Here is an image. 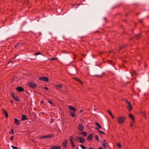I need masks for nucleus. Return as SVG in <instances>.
<instances>
[{
  "label": "nucleus",
  "instance_id": "nucleus-1",
  "mask_svg": "<svg viewBox=\"0 0 149 149\" xmlns=\"http://www.w3.org/2000/svg\"><path fill=\"white\" fill-rule=\"evenodd\" d=\"M125 118L124 116H119L117 118V121L118 123L123 124L125 122Z\"/></svg>",
  "mask_w": 149,
  "mask_h": 149
},
{
  "label": "nucleus",
  "instance_id": "nucleus-2",
  "mask_svg": "<svg viewBox=\"0 0 149 149\" xmlns=\"http://www.w3.org/2000/svg\"><path fill=\"white\" fill-rule=\"evenodd\" d=\"M69 141H70L72 147V148L74 147L75 146L74 143V139L73 136H71L69 137Z\"/></svg>",
  "mask_w": 149,
  "mask_h": 149
},
{
  "label": "nucleus",
  "instance_id": "nucleus-3",
  "mask_svg": "<svg viewBox=\"0 0 149 149\" xmlns=\"http://www.w3.org/2000/svg\"><path fill=\"white\" fill-rule=\"evenodd\" d=\"M28 86L30 87L35 88L37 87V84L33 82H28L27 83Z\"/></svg>",
  "mask_w": 149,
  "mask_h": 149
},
{
  "label": "nucleus",
  "instance_id": "nucleus-4",
  "mask_svg": "<svg viewBox=\"0 0 149 149\" xmlns=\"http://www.w3.org/2000/svg\"><path fill=\"white\" fill-rule=\"evenodd\" d=\"M77 139L79 140V142L81 143H83L85 141V139L83 137L78 136L77 138Z\"/></svg>",
  "mask_w": 149,
  "mask_h": 149
},
{
  "label": "nucleus",
  "instance_id": "nucleus-5",
  "mask_svg": "<svg viewBox=\"0 0 149 149\" xmlns=\"http://www.w3.org/2000/svg\"><path fill=\"white\" fill-rule=\"evenodd\" d=\"M39 79L41 81H44L46 82L49 81V79L48 77H42L39 78Z\"/></svg>",
  "mask_w": 149,
  "mask_h": 149
},
{
  "label": "nucleus",
  "instance_id": "nucleus-6",
  "mask_svg": "<svg viewBox=\"0 0 149 149\" xmlns=\"http://www.w3.org/2000/svg\"><path fill=\"white\" fill-rule=\"evenodd\" d=\"M63 149H67V140H65L64 142H63Z\"/></svg>",
  "mask_w": 149,
  "mask_h": 149
},
{
  "label": "nucleus",
  "instance_id": "nucleus-7",
  "mask_svg": "<svg viewBox=\"0 0 149 149\" xmlns=\"http://www.w3.org/2000/svg\"><path fill=\"white\" fill-rule=\"evenodd\" d=\"M126 102L128 105L127 108L128 109L129 111H131L132 109V107L131 104L127 100H126Z\"/></svg>",
  "mask_w": 149,
  "mask_h": 149
},
{
  "label": "nucleus",
  "instance_id": "nucleus-8",
  "mask_svg": "<svg viewBox=\"0 0 149 149\" xmlns=\"http://www.w3.org/2000/svg\"><path fill=\"white\" fill-rule=\"evenodd\" d=\"M53 136V135L52 134H48L45 136H42L40 137V139H43L44 138H49L52 137Z\"/></svg>",
  "mask_w": 149,
  "mask_h": 149
},
{
  "label": "nucleus",
  "instance_id": "nucleus-9",
  "mask_svg": "<svg viewBox=\"0 0 149 149\" xmlns=\"http://www.w3.org/2000/svg\"><path fill=\"white\" fill-rule=\"evenodd\" d=\"M16 89L19 92L24 91V88L20 86L18 87L17 88H16Z\"/></svg>",
  "mask_w": 149,
  "mask_h": 149
},
{
  "label": "nucleus",
  "instance_id": "nucleus-10",
  "mask_svg": "<svg viewBox=\"0 0 149 149\" xmlns=\"http://www.w3.org/2000/svg\"><path fill=\"white\" fill-rule=\"evenodd\" d=\"M62 147V146L61 145L59 146H52L51 147V149H60V148Z\"/></svg>",
  "mask_w": 149,
  "mask_h": 149
},
{
  "label": "nucleus",
  "instance_id": "nucleus-11",
  "mask_svg": "<svg viewBox=\"0 0 149 149\" xmlns=\"http://www.w3.org/2000/svg\"><path fill=\"white\" fill-rule=\"evenodd\" d=\"M54 86L56 87V89L58 90L61 89L63 87L62 86L61 84H57L55 85Z\"/></svg>",
  "mask_w": 149,
  "mask_h": 149
},
{
  "label": "nucleus",
  "instance_id": "nucleus-12",
  "mask_svg": "<svg viewBox=\"0 0 149 149\" xmlns=\"http://www.w3.org/2000/svg\"><path fill=\"white\" fill-rule=\"evenodd\" d=\"M87 140L91 141L93 139V134H90L87 138Z\"/></svg>",
  "mask_w": 149,
  "mask_h": 149
},
{
  "label": "nucleus",
  "instance_id": "nucleus-13",
  "mask_svg": "<svg viewBox=\"0 0 149 149\" xmlns=\"http://www.w3.org/2000/svg\"><path fill=\"white\" fill-rule=\"evenodd\" d=\"M78 130H83L84 127L83 125L81 124H79L78 125Z\"/></svg>",
  "mask_w": 149,
  "mask_h": 149
},
{
  "label": "nucleus",
  "instance_id": "nucleus-14",
  "mask_svg": "<svg viewBox=\"0 0 149 149\" xmlns=\"http://www.w3.org/2000/svg\"><path fill=\"white\" fill-rule=\"evenodd\" d=\"M68 108L70 110L72 111H75L76 110V109L72 106H69L68 107Z\"/></svg>",
  "mask_w": 149,
  "mask_h": 149
},
{
  "label": "nucleus",
  "instance_id": "nucleus-15",
  "mask_svg": "<svg viewBox=\"0 0 149 149\" xmlns=\"http://www.w3.org/2000/svg\"><path fill=\"white\" fill-rule=\"evenodd\" d=\"M15 120V123L16 125H20V123L19 122V120L16 118H15L14 119Z\"/></svg>",
  "mask_w": 149,
  "mask_h": 149
},
{
  "label": "nucleus",
  "instance_id": "nucleus-16",
  "mask_svg": "<svg viewBox=\"0 0 149 149\" xmlns=\"http://www.w3.org/2000/svg\"><path fill=\"white\" fill-rule=\"evenodd\" d=\"M129 117L133 121H134L135 119L134 116L131 113H130L129 115Z\"/></svg>",
  "mask_w": 149,
  "mask_h": 149
},
{
  "label": "nucleus",
  "instance_id": "nucleus-17",
  "mask_svg": "<svg viewBox=\"0 0 149 149\" xmlns=\"http://www.w3.org/2000/svg\"><path fill=\"white\" fill-rule=\"evenodd\" d=\"M102 146L104 148H106L107 146V143L106 140L104 139L103 140V142L102 143Z\"/></svg>",
  "mask_w": 149,
  "mask_h": 149
},
{
  "label": "nucleus",
  "instance_id": "nucleus-18",
  "mask_svg": "<svg viewBox=\"0 0 149 149\" xmlns=\"http://www.w3.org/2000/svg\"><path fill=\"white\" fill-rule=\"evenodd\" d=\"M3 111L4 114L6 116V118H8V113L4 109H3Z\"/></svg>",
  "mask_w": 149,
  "mask_h": 149
},
{
  "label": "nucleus",
  "instance_id": "nucleus-19",
  "mask_svg": "<svg viewBox=\"0 0 149 149\" xmlns=\"http://www.w3.org/2000/svg\"><path fill=\"white\" fill-rule=\"evenodd\" d=\"M81 134L83 136L85 137L87 135V133L84 131H82L81 132Z\"/></svg>",
  "mask_w": 149,
  "mask_h": 149
},
{
  "label": "nucleus",
  "instance_id": "nucleus-20",
  "mask_svg": "<svg viewBox=\"0 0 149 149\" xmlns=\"http://www.w3.org/2000/svg\"><path fill=\"white\" fill-rule=\"evenodd\" d=\"M27 119L25 115H23L22 116V118L21 119L22 120H24Z\"/></svg>",
  "mask_w": 149,
  "mask_h": 149
},
{
  "label": "nucleus",
  "instance_id": "nucleus-21",
  "mask_svg": "<svg viewBox=\"0 0 149 149\" xmlns=\"http://www.w3.org/2000/svg\"><path fill=\"white\" fill-rule=\"evenodd\" d=\"M95 124L97 126L99 127L100 129H101L102 128L101 126L97 122H96Z\"/></svg>",
  "mask_w": 149,
  "mask_h": 149
},
{
  "label": "nucleus",
  "instance_id": "nucleus-22",
  "mask_svg": "<svg viewBox=\"0 0 149 149\" xmlns=\"http://www.w3.org/2000/svg\"><path fill=\"white\" fill-rule=\"evenodd\" d=\"M95 139L96 141H97L98 142H99V141H100L99 139L98 138V135H96L95 136Z\"/></svg>",
  "mask_w": 149,
  "mask_h": 149
},
{
  "label": "nucleus",
  "instance_id": "nucleus-23",
  "mask_svg": "<svg viewBox=\"0 0 149 149\" xmlns=\"http://www.w3.org/2000/svg\"><path fill=\"white\" fill-rule=\"evenodd\" d=\"M70 114L71 116L72 117H75V113L73 112H70Z\"/></svg>",
  "mask_w": 149,
  "mask_h": 149
},
{
  "label": "nucleus",
  "instance_id": "nucleus-24",
  "mask_svg": "<svg viewBox=\"0 0 149 149\" xmlns=\"http://www.w3.org/2000/svg\"><path fill=\"white\" fill-rule=\"evenodd\" d=\"M74 79L77 81H79L81 84H83L82 82L79 79L75 78Z\"/></svg>",
  "mask_w": 149,
  "mask_h": 149
},
{
  "label": "nucleus",
  "instance_id": "nucleus-25",
  "mask_svg": "<svg viewBox=\"0 0 149 149\" xmlns=\"http://www.w3.org/2000/svg\"><path fill=\"white\" fill-rule=\"evenodd\" d=\"M98 132L100 134H105V133L103 131H100V130L98 131Z\"/></svg>",
  "mask_w": 149,
  "mask_h": 149
},
{
  "label": "nucleus",
  "instance_id": "nucleus-26",
  "mask_svg": "<svg viewBox=\"0 0 149 149\" xmlns=\"http://www.w3.org/2000/svg\"><path fill=\"white\" fill-rule=\"evenodd\" d=\"M40 54L41 53L40 52H38L34 53V55H38Z\"/></svg>",
  "mask_w": 149,
  "mask_h": 149
},
{
  "label": "nucleus",
  "instance_id": "nucleus-27",
  "mask_svg": "<svg viewBox=\"0 0 149 149\" xmlns=\"http://www.w3.org/2000/svg\"><path fill=\"white\" fill-rule=\"evenodd\" d=\"M11 147L13 149H18V148L17 147L14 146H11Z\"/></svg>",
  "mask_w": 149,
  "mask_h": 149
},
{
  "label": "nucleus",
  "instance_id": "nucleus-28",
  "mask_svg": "<svg viewBox=\"0 0 149 149\" xmlns=\"http://www.w3.org/2000/svg\"><path fill=\"white\" fill-rule=\"evenodd\" d=\"M13 99H15L16 101H19V99L17 97H15Z\"/></svg>",
  "mask_w": 149,
  "mask_h": 149
},
{
  "label": "nucleus",
  "instance_id": "nucleus-29",
  "mask_svg": "<svg viewBox=\"0 0 149 149\" xmlns=\"http://www.w3.org/2000/svg\"><path fill=\"white\" fill-rule=\"evenodd\" d=\"M117 146H118L119 148H121V146L119 143H117Z\"/></svg>",
  "mask_w": 149,
  "mask_h": 149
},
{
  "label": "nucleus",
  "instance_id": "nucleus-30",
  "mask_svg": "<svg viewBox=\"0 0 149 149\" xmlns=\"http://www.w3.org/2000/svg\"><path fill=\"white\" fill-rule=\"evenodd\" d=\"M48 102L51 104V105H52L53 104V103L51 101H50V100H48Z\"/></svg>",
  "mask_w": 149,
  "mask_h": 149
},
{
  "label": "nucleus",
  "instance_id": "nucleus-31",
  "mask_svg": "<svg viewBox=\"0 0 149 149\" xmlns=\"http://www.w3.org/2000/svg\"><path fill=\"white\" fill-rule=\"evenodd\" d=\"M57 59V58H51L50 60H56Z\"/></svg>",
  "mask_w": 149,
  "mask_h": 149
},
{
  "label": "nucleus",
  "instance_id": "nucleus-32",
  "mask_svg": "<svg viewBox=\"0 0 149 149\" xmlns=\"http://www.w3.org/2000/svg\"><path fill=\"white\" fill-rule=\"evenodd\" d=\"M80 147L82 149H85V147L83 145H81Z\"/></svg>",
  "mask_w": 149,
  "mask_h": 149
},
{
  "label": "nucleus",
  "instance_id": "nucleus-33",
  "mask_svg": "<svg viewBox=\"0 0 149 149\" xmlns=\"http://www.w3.org/2000/svg\"><path fill=\"white\" fill-rule=\"evenodd\" d=\"M107 111L109 113L110 116H111L112 115V113L109 111L108 110Z\"/></svg>",
  "mask_w": 149,
  "mask_h": 149
},
{
  "label": "nucleus",
  "instance_id": "nucleus-34",
  "mask_svg": "<svg viewBox=\"0 0 149 149\" xmlns=\"http://www.w3.org/2000/svg\"><path fill=\"white\" fill-rule=\"evenodd\" d=\"M11 95L13 98H14V97H15V96L13 93H11Z\"/></svg>",
  "mask_w": 149,
  "mask_h": 149
},
{
  "label": "nucleus",
  "instance_id": "nucleus-35",
  "mask_svg": "<svg viewBox=\"0 0 149 149\" xmlns=\"http://www.w3.org/2000/svg\"><path fill=\"white\" fill-rule=\"evenodd\" d=\"M136 36L137 37V39H139L141 37V36L140 35H136Z\"/></svg>",
  "mask_w": 149,
  "mask_h": 149
},
{
  "label": "nucleus",
  "instance_id": "nucleus-36",
  "mask_svg": "<svg viewBox=\"0 0 149 149\" xmlns=\"http://www.w3.org/2000/svg\"><path fill=\"white\" fill-rule=\"evenodd\" d=\"M44 88L46 90H48L49 89L47 87H44Z\"/></svg>",
  "mask_w": 149,
  "mask_h": 149
},
{
  "label": "nucleus",
  "instance_id": "nucleus-37",
  "mask_svg": "<svg viewBox=\"0 0 149 149\" xmlns=\"http://www.w3.org/2000/svg\"><path fill=\"white\" fill-rule=\"evenodd\" d=\"M10 140H13V136H12L11 137Z\"/></svg>",
  "mask_w": 149,
  "mask_h": 149
},
{
  "label": "nucleus",
  "instance_id": "nucleus-38",
  "mask_svg": "<svg viewBox=\"0 0 149 149\" xmlns=\"http://www.w3.org/2000/svg\"><path fill=\"white\" fill-rule=\"evenodd\" d=\"M11 132H12V133L13 134H14L13 130V129H11Z\"/></svg>",
  "mask_w": 149,
  "mask_h": 149
},
{
  "label": "nucleus",
  "instance_id": "nucleus-39",
  "mask_svg": "<svg viewBox=\"0 0 149 149\" xmlns=\"http://www.w3.org/2000/svg\"><path fill=\"white\" fill-rule=\"evenodd\" d=\"M111 116V117L112 118H113V119L114 118V117L113 116V115H112Z\"/></svg>",
  "mask_w": 149,
  "mask_h": 149
},
{
  "label": "nucleus",
  "instance_id": "nucleus-40",
  "mask_svg": "<svg viewBox=\"0 0 149 149\" xmlns=\"http://www.w3.org/2000/svg\"><path fill=\"white\" fill-rule=\"evenodd\" d=\"M51 121L50 123H52L54 121V120L53 119H51Z\"/></svg>",
  "mask_w": 149,
  "mask_h": 149
},
{
  "label": "nucleus",
  "instance_id": "nucleus-41",
  "mask_svg": "<svg viewBox=\"0 0 149 149\" xmlns=\"http://www.w3.org/2000/svg\"><path fill=\"white\" fill-rule=\"evenodd\" d=\"M99 149H103L101 147H100L99 148Z\"/></svg>",
  "mask_w": 149,
  "mask_h": 149
},
{
  "label": "nucleus",
  "instance_id": "nucleus-42",
  "mask_svg": "<svg viewBox=\"0 0 149 149\" xmlns=\"http://www.w3.org/2000/svg\"><path fill=\"white\" fill-rule=\"evenodd\" d=\"M88 149H94L93 148H91V147H89L88 148Z\"/></svg>",
  "mask_w": 149,
  "mask_h": 149
},
{
  "label": "nucleus",
  "instance_id": "nucleus-43",
  "mask_svg": "<svg viewBox=\"0 0 149 149\" xmlns=\"http://www.w3.org/2000/svg\"><path fill=\"white\" fill-rule=\"evenodd\" d=\"M17 54H15V55L14 56V58H15V57H16V56H17Z\"/></svg>",
  "mask_w": 149,
  "mask_h": 149
},
{
  "label": "nucleus",
  "instance_id": "nucleus-44",
  "mask_svg": "<svg viewBox=\"0 0 149 149\" xmlns=\"http://www.w3.org/2000/svg\"><path fill=\"white\" fill-rule=\"evenodd\" d=\"M82 111H82V110H80V112H82Z\"/></svg>",
  "mask_w": 149,
  "mask_h": 149
},
{
  "label": "nucleus",
  "instance_id": "nucleus-45",
  "mask_svg": "<svg viewBox=\"0 0 149 149\" xmlns=\"http://www.w3.org/2000/svg\"><path fill=\"white\" fill-rule=\"evenodd\" d=\"M96 128L97 130H99V128L98 127H96Z\"/></svg>",
  "mask_w": 149,
  "mask_h": 149
},
{
  "label": "nucleus",
  "instance_id": "nucleus-46",
  "mask_svg": "<svg viewBox=\"0 0 149 149\" xmlns=\"http://www.w3.org/2000/svg\"><path fill=\"white\" fill-rule=\"evenodd\" d=\"M11 102H13V101H12V100H11Z\"/></svg>",
  "mask_w": 149,
  "mask_h": 149
},
{
  "label": "nucleus",
  "instance_id": "nucleus-47",
  "mask_svg": "<svg viewBox=\"0 0 149 149\" xmlns=\"http://www.w3.org/2000/svg\"><path fill=\"white\" fill-rule=\"evenodd\" d=\"M9 133H10V134H11V132H9Z\"/></svg>",
  "mask_w": 149,
  "mask_h": 149
},
{
  "label": "nucleus",
  "instance_id": "nucleus-48",
  "mask_svg": "<svg viewBox=\"0 0 149 149\" xmlns=\"http://www.w3.org/2000/svg\"><path fill=\"white\" fill-rule=\"evenodd\" d=\"M77 149H79L78 148H77Z\"/></svg>",
  "mask_w": 149,
  "mask_h": 149
}]
</instances>
